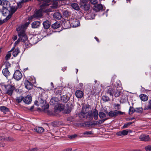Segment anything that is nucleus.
<instances>
[{"label":"nucleus","mask_w":151,"mask_h":151,"mask_svg":"<svg viewBox=\"0 0 151 151\" xmlns=\"http://www.w3.org/2000/svg\"><path fill=\"white\" fill-rule=\"evenodd\" d=\"M113 87H107L105 91L106 93L110 96L114 95L115 97H118L120 95L121 88L120 82L119 81H117L113 84Z\"/></svg>","instance_id":"obj_1"},{"label":"nucleus","mask_w":151,"mask_h":151,"mask_svg":"<svg viewBox=\"0 0 151 151\" xmlns=\"http://www.w3.org/2000/svg\"><path fill=\"white\" fill-rule=\"evenodd\" d=\"M29 23L28 22L23 25L18 26L17 28V30L18 32V36L19 39L23 42H28L27 38L25 32V29L27 27Z\"/></svg>","instance_id":"obj_2"},{"label":"nucleus","mask_w":151,"mask_h":151,"mask_svg":"<svg viewBox=\"0 0 151 151\" xmlns=\"http://www.w3.org/2000/svg\"><path fill=\"white\" fill-rule=\"evenodd\" d=\"M3 6L2 12L4 14H6L9 12V9L10 7V4L9 2L7 0L3 1L2 3Z\"/></svg>","instance_id":"obj_3"},{"label":"nucleus","mask_w":151,"mask_h":151,"mask_svg":"<svg viewBox=\"0 0 151 151\" xmlns=\"http://www.w3.org/2000/svg\"><path fill=\"white\" fill-rule=\"evenodd\" d=\"M22 76L21 72L19 70H16L13 76L14 78L17 81L20 80L22 78Z\"/></svg>","instance_id":"obj_4"},{"label":"nucleus","mask_w":151,"mask_h":151,"mask_svg":"<svg viewBox=\"0 0 151 151\" xmlns=\"http://www.w3.org/2000/svg\"><path fill=\"white\" fill-rule=\"evenodd\" d=\"M6 91V93L8 95L11 96L12 94L13 91L15 89V87L10 85H7L5 87Z\"/></svg>","instance_id":"obj_5"},{"label":"nucleus","mask_w":151,"mask_h":151,"mask_svg":"<svg viewBox=\"0 0 151 151\" xmlns=\"http://www.w3.org/2000/svg\"><path fill=\"white\" fill-rule=\"evenodd\" d=\"M9 12H8L9 14L8 17L10 18L11 17L12 15L17 11V6H12L9 8Z\"/></svg>","instance_id":"obj_6"},{"label":"nucleus","mask_w":151,"mask_h":151,"mask_svg":"<svg viewBox=\"0 0 151 151\" xmlns=\"http://www.w3.org/2000/svg\"><path fill=\"white\" fill-rule=\"evenodd\" d=\"M128 132H131L130 130L129 129L124 130L122 131L117 132L116 134L118 136H124L127 135Z\"/></svg>","instance_id":"obj_7"},{"label":"nucleus","mask_w":151,"mask_h":151,"mask_svg":"<svg viewBox=\"0 0 151 151\" xmlns=\"http://www.w3.org/2000/svg\"><path fill=\"white\" fill-rule=\"evenodd\" d=\"M70 21L68 20H65L63 21L61 24V25L64 29H66L70 28Z\"/></svg>","instance_id":"obj_8"},{"label":"nucleus","mask_w":151,"mask_h":151,"mask_svg":"<svg viewBox=\"0 0 151 151\" xmlns=\"http://www.w3.org/2000/svg\"><path fill=\"white\" fill-rule=\"evenodd\" d=\"M71 26L74 27H77L80 25V23L79 21L76 19H72L71 21Z\"/></svg>","instance_id":"obj_9"},{"label":"nucleus","mask_w":151,"mask_h":151,"mask_svg":"<svg viewBox=\"0 0 151 151\" xmlns=\"http://www.w3.org/2000/svg\"><path fill=\"white\" fill-rule=\"evenodd\" d=\"M32 100V97L30 96L27 95L24 98H23V101L25 104H29L31 103Z\"/></svg>","instance_id":"obj_10"},{"label":"nucleus","mask_w":151,"mask_h":151,"mask_svg":"<svg viewBox=\"0 0 151 151\" xmlns=\"http://www.w3.org/2000/svg\"><path fill=\"white\" fill-rule=\"evenodd\" d=\"M33 130L34 131H35L39 134H41L44 131V129L43 127H35Z\"/></svg>","instance_id":"obj_11"},{"label":"nucleus","mask_w":151,"mask_h":151,"mask_svg":"<svg viewBox=\"0 0 151 151\" xmlns=\"http://www.w3.org/2000/svg\"><path fill=\"white\" fill-rule=\"evenodd\" d=\"M25 86L27 89H32L33 87L32 84L27 80H25L24 82Z\"/></svg>","instance_id":"obj_12"},{"label":"nucleus","mask_w":151,"mask_h":151,"mask_svg":"<svg viewBox=\"0 0 151 151\" xmlns=\"http://www.w3.org/2000/svg\"><path fill=\"white\" fill-rule=\"evenodd\" d=\"M14 139L13 138L9 137H0V140L2 141H14Z\"/></svg>","instance_id":"obj_13"},{"label":"nucleus","mask_w":151,"mask_h":151,"mask_svg":"<svg viewBox=\"0 0 151 151\" xmlns=\"http://www.w3.org/2000/svg\"><path fill=\"white\" fill-rule=\"evenodd\" d=\"M76 96L78 98H81L83 96V92L80 90H77L75 92Z\"/></svg>","instance_id":"obj_14"},{"label":"nucleus","mask_w":151,"mask_h":151,"mask_svg":"<svg viewBox=\"0 0 151 151\" xmlns=\"http://www.w3.org/2000/svg\"><path fill=\"white\" fill-rule=\"evenodd\" d=\"M139 139L142 141H148L150 138L148 135L143 134L140 136Z\"/></svg>","instance_id":"obj_15"},{"label":"nucleus","mask_w":151,"mask_h":151,"mask_svg":"<svg viewBox=\"0 0 151 151\" xmlns=\"http://www.w3.org/2000/svg\"><path fill=\"white\" fill-rule=\"evenodd\" d=\"M2 73L4 76H5L6 78H8V76H9L10 74V73L9 71L8 68H7L4 69L3 70Z\"/></svg>","instance_id":"obj_16"},{"label":"nucleus","mask_w":151,"mask_h":151,"mask_svg":"<svg viewBox=\"0 0 151 151\" xmlns=\"http://www.w3.org/2000/svg\"><path fill=\"white\" fill-rule=\"evenodd\" d=\"M40 23L39 21H35L33 22L32 24V28H36L38 27L40 25Z\"/></svg>","instance_id":"obj_17"},{"label":"nucleus","mask_w":151,"mask_h":151,"mask_svg":"<svg viewBox=\"0 0 151 151\" xmlns=\"http://www.w3.org/2000/svg\"><path fill=\"white\" fill-rule=\"evenodd\" d=\"M53 17L56 20H58L61 19V14L58 12H55L53 14Z\"/></svg>","instance_id":"obj_18"},{"label":"nucleus","mask_w":151,"mask_h":151,"mask_svg":"<svg viewBox=\"0 0 151 151\" xmlns=\"http://www.w3.org/2000/svg\"><path fill=\"white\" fill-rule=\"evenodd\" d=\"M43 24L45 29H48L50 26V23L49 21L46 20L43 22Z\"/></svg>","instance_id":"obj_19"},{"label":"nucleus","mask_w":151,"mask_h":151,"mask_svg":"<svg viewBox=\"0 0 151 151\" xmlns=\"http://www.w3.org/2000/svg\"><path fill=\"white\" fill-rule=\"evenodd\" d=\"M139 96L140 99L144 101H147L148 99V96L144 94H141Z\"/></svg>","instance_id":"obj_20"},{"label":"nucleus","mask_w":151,"mask_h":151,"mask_svg":"<svg viewBox=\"0 0 151 151\" xmlns=\"http://www.w3.org/2000/svg\"><path fill=\"white\" fill-rule=\"evenodd\" d=\"M98 111L95 109L93 113V116L95 120H97L98 118Z\"/></svg>","instance_id":"obj_21"},{"label":"nucleus","mask_w":151,"mask_h":151,"mask_svg":"<svg viewBox=\"0 0 151 151\" xmlns=\"http://www.w3.org/2000/svg\"><path fill=\"white\" fill-rule=\"evenodd\" d=\"M0 110L3 112L4 114L8 112L9 109L6 107L4 106H1L0 107Z\"/></svg>","instance_id":"obj_22"},{"label":"nucleus","mask_w":151,"mask_h":151,"mask_svg":"<svg viewBox=\"0 0 151 151\" xmlns=\"http://www.w3.org/2000/svg\"><path fill=\"white\" fill-rule=\"evenodd\" d=\"M144 109L145 110L151 109V100L148 101V105L144 107Z\"/></svg>","instance_id":"obj_23"},{"label":"nucleus","mask_w":151,"mask_h":151,"mask_svg":"<svg viewBox=\"0 0 151 151\" xmlns=\"http://www.w3.org/2000/svg\"><path fill=\"white\" fill-rule=\"evenodd\" d=\"M60 26V24L58 22H56L52 25V27L54 29H56L59 28Z\"/></svg>","instance_id":"obj_24"},{"label":"nucleus","mask_w":151,"mask_h":151,"mask_svg":"<svg viewBox=\"0 0 151 151\" xmlns=\"http://www.w3.org/2000/svg\"><path fill=\"white\" fill-rule=\"evenodd\" d=\"M108 115L111 117H114L116 116V111H111L108 113Z\"/></svg>","instance_id":"obj_25"},{"label":"nucleus","mask_w":151,"mask_h":151,"mask_svg":"<svg viewBox=\"0 0 151 151\" xmlns=\"http://www.w3.org/2000/svg\"><path fill=\"white\" fill-rule=\"evenodd\" d=\"M71 6L75 10H78L79 9V6L77 4L75 3H73L71 4Z\"/></svg>","instance_id":"obj_26"},{"label":"nucleus","mask_w":151,"mask_h":151,"mask_svg":"<svg viewBox=\"0 0 151 151\" xmlns=\"http://www.w3.org/2000/svg\"><path fill=\"white\" fill-rule=\"evenodd\" d=\"M81 6L83 7L85 10H88L89 8V6L88 4L86 3H83L81 4Z\"/></svg>","instance_id":"obj_27"},{"label":"nucleus","mask_w":151,"mask_h":151,"mask_svg":"<svg viewBox=\"0 0 151 151\" xmlns=\"http://www.w3.org/2000/svg\"><path fill=\"white\" fill-rule=\"evenodd\" d=\"M19 49H16L12 52V55L14 57H16L19 52Z\"/></svg>","instance_id":"obj_28"},{"label":"nucleus","mask_w":151,"mask_h":151,"mask_svg":"<svg viewBox=\"0 0 151 151\" xmlns=\"http://www.w3.org/2000/svg\"><path fill=\"white\" fill-rule=\"evenodd\" d=\"M96 8L98 11L102 10L103 9V6L101 4H98L97 5Z\"/></svg>","instance_id":"obj_29"},{"label":"nucleus","mask_w":151,"mask_h":151,"mask_svg":"<svg viewBox=\"0 0 151 151\" xmlns=\"http://www.w3.org/2000/svg\"><path fill=\"white\" fill-rule=\"evenodd\" d=\"M143 109L142 107L136 108H135V111L137 113H142L143 112Z\"/></svg>","instance_id":"obj_30"},{"label":"nucleus","mask_w":151,"mask_h":151,"mask_svg":"<svg viewBox=\"0 0 151 151\" xmlns=\"http://www.w3.org/2000/svg\"><path fill=\"white\" fill-rule=\"evenodd\" d=\"M99 115L100 118L101 119L103 118L106 116V114L102 112H99Z\"/></svg>","instance_id":"obj_31"},{"label":"nucleus","mask_w":151,"mask_h":151,"mask_svg":"<svg viewBox=\"0 0 151 151\" xmlns=\"http://www.w3.org/2000/svg\"><path fill=\"white\" fill-rule=\"evenodd\" d=\"M135 112V109H134V108L131 106H130L129 110V114H132L134 112Z\"/></svg>","instance_id":"obj_32"},{"label":"nucleus","mask_w":151,"mask_h":151,"mask_svg":"<svg viewBox=\"0 0 151 151\" xmlns=\"http://www.w3.org/2000/svg\"><path fill=\"white\" fill-rule=\"evenodd\" d=\"M103 101L106 102L108 101L109 100V97L106 96H103L102 97Z\"/></svg>","instance_id":"obj_33"},{"label":"nucleus","mask_w":151,"mask_h":151,"mask_svg":"<svg viewBox=\"0 0 151 151\" xmlns=\"http://www.w3.org/2000/svg\"><path fill=\"white\" fill-rule=\"evenodd\" d=\"M23 98L22 96H20L17 98L16 101L18 103H20L22 101V100L23 101Z\"/></svg>","instance_id":"obj_34"},{"label":"nucleus","mask_w":151,"mask_h":151,"mask_svg":"<svg viewBox=\"0 0 151 151\" xmlns=\"http://www.w3.org/2000/svg\"><path fill=\"white\" fill-rule=\"evenodd\" d=\"M114 106L115 108V109L117 110H119L121 109L120 105L119 104H114Z\"/></svg>","instance_id":"obj_35"},{"label":"nucleus","mask_w":151,"mask_h":151,"mask_svg":"<svg viewBox=\"0 0 151 151\" xmlns=\"http://www.w3.org/2000/svg\"><path fill=\"white\" fill-rule=\"evenodd\" d=\"M146 151H151V145H148L145 147Z\"/></svg>","instance_id":"obj_36"},{"label":"nucleus","mask_w":151,"mask_h":151,"mask_svg":"<svg viewBox=\"0 0 151 151\" xmlns=\"http://www.w3.org/2000/svg\"><path fill=\"white\" fill-rule=\"evenodd\" d=\"M9 82H10L9 83L11 85L13 86L14 84V81L12 78L11 79H9Z\"/></svg>","instance_id":"obj_37"},{"label":"nucleus","mask_w":151,"mask_h":151,"mask_svg":"<svg viewBox=\"0 0 151 151\" xmlns=\"http://www.w3.org/2000/svg\"><path fill=\"white\" fill-rule=\"evenodd\" d=\"M77 137V135L76 134L68 136V137L70 139H73Z\"/></svg>","instance_id":"obj_38"},{"label":"nucleus","mask_w":151,"mask_h":151,"mask_svg":"<svg viewBox=\"0 0 151 151\" xmlns=\"http://www.w3.org/2000/svg\"><path fill=\"white\" fill-rule=\"evenodd\" d=\"M86 113V111H85V109H83L82 110V111L81 112V114H82V116L83 117H84Z\"/></svg>","instance_id":"obj_39"},{"label":"nucleus","mask_w":151,"mask_h":151,"mask_svg":"<svg viewBox=\"0 0 151 151\" xmlns=\"http://www.w3.org/2000/svg\"><path fill=\"white\" fill-rule=\"evenodd\" d=\"M40 103L39 104H38V106H40L42 107H43V105L44 104V101L43 100L41 99L40 100Z\"/></svg>","instance_id":"obj_40"},{"label":"nucleus","mask_w":151,"mask_h":151,"mask_svg":"<svg viewBox=\"0 0 151 151\" xmlns=\"http://www.w3.org/2000/svg\"><path fill=\"white\" fill-rule=\"evenodd\" d=\"M11 54L10 53H8L7 54L5 57L6 59V60H8L10 58L11 56Z\"/></svg>","instance_id":"obj_41"},{"label":"nucleus","mask_w":151,"mask_h":151,"mask_svg":"<svg viewBox=\"0 0 151 151\" xmlns=\"http://www.w3.org/2000/svg\"><path fill=\"white\" fill-rule=\"evenodd\" d=\"M38 150V149L37 148L35 147L32 149H29L25 151H37Z\"/></svg>","instance_id":"obj_42"},{"label":"nucleus","mask_w":151,"mask_h":151,"mask_svg":"<svg viewBox=\"0 0 151 151\" xmlns=\"http://www.w3.org/2000/svg\"><path fill=\"white\" fill-rule=\"evenodd\" d=\"M116 116L118 114L119 115H122L124 114V112L121 111H117V110H116Z\"/></svg>","instance_id":"obj_43"},{"label":"nucleus","mask_w":151,"mask_h":151,"mask_svg":"<svg viewBox=\"0 0 151 151\" xmlns=\"http://www.w3.org/2000/svg\"><path fill=\"white\" fill-rule=\"evenodd\" d=\"M91 3L93 4H96L97 3V0H89Z\"/></svg>","instance_id":"obj_44"},{"label":"nucleus","mask_w":151,"mask_h":151,"mask_svg":"<svg viewBox=\"0 0 151 151\" xmlns=\"http://www.w3.org/2000/svg\"><path fill=\"white\" fill-rule=\"evenodd\" d=\"M105 119H103L102 120H100L98 121H97L98 124H101L103 123V122L106 120Z\"/></svg>","instance_id":"obj_45"},{"label":"nucleus","mask_w":151,"mask_h":151,"mask_svg":"<svg viewBox=\"0 0 151 151\" xmlns=\"http://www.w3.org/2000/svg\"><path fill=\"white\" fill-rule=\"evenodd\" d=\"M98 122L97 121H93L92 122L91 124L94 125H99Z\"/></svg>","instance_id":"obj_46"},{"label":"nucleus","mask_w":151,"mask_h":151,"mask_svg":"<svg viewBox=\"0 0 151 151\" xmlns=\"http://www.w3.org/2000/svg\"><path fill=\"white\" fill-rule=\"evenodd\" d=\"M22 3L21 2H19L17 3V7H19L20 8H21L22 6Z\"/></svg>","instance_id":"obj_47"},{"label":"nucleus","mask_w":151,"mask_h":151,"mask_svg":"<svg viewBox=\"0 0 151 151\" xmlns=\"http://www.w3.org/2000/svg\"><path fill=\"white\" fill-rule=\"evenodd\" d=\"M92 134V132H91V131H88V132H84V133H83V134H87V135H88V134Z\"/></svg>","instance_id":"obj_48"},{"label":"nucleus","mask_w":151,"mask_h":151,"mask_svg":"<svg viewBox=\"0 0 151 151\" xmlns=\"http://www.w3.org/2000/svg\"><path fill=\"white\" fill-rule=\"evenodd\" d=\"M70 111H71L70 109H65V112L66 114H68L69 113Z\"/></svg>","instance_id":"obj_49"},{"label":"nucleus","mask_w":151,"mask_h":151,"mask_svg":"<svg viewBox=\"0 0 151 151\" xmlns=\"http://www.w3.org/2000/svg\"><path fill=\"white\" fill-rule=\"evenodd\" d=\"M128 125L127 123L125 124L122 127V128H125L127 127Z\"/></svg>","instance_id":"obj_50"},{"label":"nucleus","mask_w":151,"mask_h":151,"mask_svg":"<svg viewBox=\"0 0 151 151\" xmlns=\"http://www.w3.org/2000/svg\"><path fill=\"white\" fill-rule=\"evenodd\" d=\"M20 40L19 39H19H18V40L15 42V44L16 45H17V44H18L19 42L20 41Z\"/></svg>","instance_id":"obj_51"},{"label":"nucleus","mask_w":151,"mask_h":151,"mask_svg":"<svg viewBox=\"0 0 151 151\" xmlns=\"http://www.w3.org/2000/svg\"><path fill=\"white\" fill-rule=\"evenodd\" d=\"M17 39V36H14L13 37V39L15 41Z\"/></svg>","instance_id":"obj_52"},{"label":"nucleus","mask_w":151,"mask_h":151,"mask_svg":"<svg viewBox=\"0 0 151 151\" xmlns=\"http://www.w3.org/2000/svg\"><path fill=\"white\" fill-rule=\"evenodd\" d=\"M72 149L71 148H68L66 150V151H71Z\"/></svg>","instance_id":"obj_53"},{"label":"nucleus","mask_w":151,"mask_h":151,"mask_svg":"<svg viewBox=\"0 0 151 151\" xmlns=\"http://www.w3.org/2000/svg\"><path fill=\"white\" fill-rule=\"evenodd\" d=\"M94 82L95 84H96V83H97L98 85H99L100 83V82L99 81H97V80H95Z\"/></svg>","instance_id":"obj_54"},{"label":"nucleus","mask_w":151,"mask_h":151,"mask_svg":"<svg viewBox=\"0 0 151 151\" xmlns=\"http://www.w3.org/2000/svg\"><path fill=\"white\" fill-rule=\"evenodd\" d=\"M4 145V144H3V143H0V147H3Z\"/></svg>","instance_id":"obj_55"},{"label":"nucleus","mask_w":151,"mask_h":151,"mask_svg":"<svg viewBox=\"0 0 151 151\" xmlns=\"http://www.w3.org/2000/svg\"><path fill=\"white\" fill-rule=\"evenodd\" d=\"M3 23V22L2 21L1 19H0V25L2 24Z\"/></svg>","instance_id":"obj_56"},{"label":"nucleus","mask_w":151,"mask_h":151,"mask_svg":"<svg viewBox=\"0 0 151 151\" xmlns=\"http://www.w3.org/2000/svg\"><path fill=\"white\" fill-rule=\"evenodd\" d=\"M50 85L52 86V88H54V86H53V83L51 82L50 83Z\"/></svg>","instance_id":"obj_57"},{"label":"nucleus","mask_w":151,"mask_h":151,"mask_svg":"<svg viewBox=\"0 0 151 151\" xmlns=\"http://www.w3.org/2000/svg\"><path fill=\"white\" fill-rule=\"evenodd\" d=\"M34 108V106H32L30 109V110L31 111H32Z\"/></svg>","instance_id":"obj_58"},{"label":"nucleus","mask_w":151,"mask_h":151,"mask_svg":"<svg viewBox=\"0 0 151 151\" xmlns=\"http://www.w3.org/2000/svg\"><path fill=\"white\" fill-rule=\"evenodd\" d=\"M37 103H38V101H36L35 102V105H38L37 104Z\"/></svg>","instance_id":"obj_59"},{"label":"nucleus","mask_w":151,"mask_h":151,"mask_svg":"<svg viewBox=\"0 0 151 151\" xmlns=\"http://www.w3.org/2000/svg\"><path fill=\"white\" fill-rule=\"evenodd\" d=\"M95 38L97 42H99V39L96 37H95Z\"/></svg>","instance_id":"obj_60"},{"label":"nucleus","mask_w":151,"mask_h":151,"mask_svg":"<svg viewBox=\"0 0 151 151\" xmlns=\"http://www.w3.org/2000/svg\"><path fill=\"white\" fill-rule=\"evenodd\" d=\"M54 101V100L53 99H51L50 100V102H52L53 103V101Z\"/></svg>","instance_id":"obj_61"},{"label":"nucleus","mask_w":151,"mask_h":151,"mask_svg":"<svg viewBox=\"0 0 151 151\" xmlns=\"http://www.w3.org/2000/svg\"><path fill=\"white\" fill-rule=\"evenodd\" d=\"M132 122H130L127 123V124L129 125H131V124H132Z\"/></svg>","instance_id":"obj_62"},{"label":"nucleus","mask_w":151,"mask_h":151,"mask_svg":"<svg viewBox=\"0 0 151 151\" xmlns=\"http://www.w3.org/2000/svg\"><path fill=\"white\" fill-rule=\"evenodd\" d=\"M29 0H22L23 2H27L29 1Z\"/></svg>","instance_id":"obj_63"},{"label":"nucleus","mask_w":151,"mask_h":151,"mask_svg":"<svg viewBox=\"0 0 151 151\" xmlns=\"http://www.w3.org/2000/svg\"><path fill=\"white\" fill-rule=\"evenodd\" d=\"M38 88H39L41 90H43V91H44V90H43L42 88H41V87H38Z\"/></svg>","instance_id":"obj_64"}]
</instances>
